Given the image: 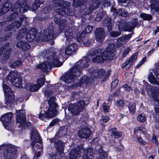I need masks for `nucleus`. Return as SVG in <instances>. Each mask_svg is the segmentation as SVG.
<instances>
[{
	"label": "nucleus",
	"mask_w": 159,
	"mask_h": 159,
	"mask_svg": "<svg viewBox=\"0 0 159 159\" xmlns=\"http://www.w3.org/2000/svg\"><path fill=\"white\" fill-rule=\"evenodd\" d=\"M148 79L149 81L152 84H156L159 85V82L156 80L152 74L150 73L149 74L148 76Z\"/></svg>",
	"instance_id": "31"
},
{
	"label": "nucleus",
	"mask_w": 159,
	"mask_h": 159,
	"mask_svg": "<svg viewBox=\"0 0 159 159\" xmlns=\"http://www.w3.org/2000/svg\"><path fill=\"white\" fill-rule=\"evenodd\" d=\"M51 64L48 62H43L42 64L37 66V68H40L43 71H47L51 67Z\"/></svg>",
	"instance_id": "25"
},
{
	"label": "nucleus",
	"mask_w": 159,
	"mask_h": 159,
	"mask_svg": "<svg viewBox=\"0 0 159 159\" xmlns=\"http://www.w3.org/2000/svg\"><path fill=\"white\" fill-rule=\"evenodd\" d=\"M99 5L100 4L98 1H95V2H93L92 4L90 6L89 10V11H88L87 13H89L93 10L97 8L98 7Z\"/></svg>",
	"instance_id": "32"
},
{
	"label": "nucleus",
	"mask_w": 159,
	"mask_h": 159,
	"mask_svg": "<svg viewBox=\"0 0 159 159\" xmlns=\"http://www.w3.org/2000/svg\"><path fill=\"white\" fill-rule=\"evenodd\" d=\"M8 82L18 88L22 87V79L16 71L10 72L8 76L3 80L2 87L7 103H11L14 100V96L11 89L7 85Z\"/></svg>",
	"instance_id": "2"
},
{
	"label": "nucleus",
	"mask_w": 159,
	"mask_h": 159,
	"mask_svg": "<svg viewBox=\"0 0 159 159\" xmlns=\"http://www.w3.org/2000/svg\"><path fill=\"white\" fill-rule=\"evenodd\" d=\"M93 29V27L90 25H88L85 28V31L86 33H89L91 32Z\"/></svg>",
	"instance_id": "50"
},
{
	"label": "nucleus",
	"mask_w": 159,
	"mask_h": 159,
	"mask_svg": "<svg viewBox=\"0 0 159 159\" xmlns=\"http://www.w3.org/2000/svg\"><path fill=\"white\" fill-rule=\"evenodd\" d=\"M64 50L61 49L53 54L52 55V64L56 67H59L63 64L62 61L64 60Z\"/></svg>",
	"instance_id": "9"
},
{
	"label": "nucleus",
	"mask_w": 159,
	"mask_h": 159,
	"mask_svg": "<svg viewBox=\"0 0 159 159\" xmlns=\"http://www.w3.org/2000/svg\"><path fill=\"white\" fill-rule=\"evenodd\" d=\"M91 77H88L86 76L83 77L79 82V84L80 85H83L84 84H88L92 83L94 82V80L92 78L93 77L95 79H101L104 76L105 71L103 69H97L96 70H90L89 71Z\"/></svg>",
	"instance_id": "6"
},
{
	"label": "nucleus",
	"mask_w": 159,
	"mask_h": 159,
	"mask_svg": "<svg viewBox=\"0 0 159 159\" xmlns=\"http://www.w3.org/2000/svg\"><path fill=\"white\" fill-rule=\"evenodd\" d=\"M20 4L19 2H17L15 4V5L13 6V7H12L13 10L14 11V10L15 11L16 9H17V8H20Z\"/></svg>",
	"instance_id": "59"
},
{
	"label": "nucleus",
	"mask_w": 159,
	"mask_h": 159,
	"mask_svg": "<svg viewBox=\"0 0 159 159\" xmlns=\"http://www.w3.org/2000/svg\"><path fill=\"white\" fill-rule=\"evenodd\" d=\"M24 18H25L23 17H20V21H19L18 22H15L14 23L13 25V24H11L10 26L12 27V26L13 25V26L16 28H18L20 27L21 24V22L24 20Z\"/></svg>",
	"instance_id": "37"
},
{
	"label": "nucleus",
	"mask_w": 159,
	"mask_h": 159,
	"mask_svg": "<svg viewBox=\"0 0 159 159\" xmlns=\"http://www.w3.org/2000/svg\"><path fill=\"white\" fill-rule=\"evenodd\" d=\"M25 31V29H22L19 32V34L18 36L20 38H22L25 35V34L24 33V31Z\"/></svg>",
	"instance_id": "58"
},
{
	"label": "nucleus",
	"mask_w": 159,
	"mask_h": 159,
	"mask_svg": "<svg viewBox=\"0 0 159 159\" xmlns=\"http://www.w3.org/2000/svg\"><path fill=\"white\" fill-rule=\"evenodd\" d=\"M128 107L130 113L131 114H134L136 110L135 104L133 103H130L128 105Z\"/></svg>",
	"instance_id": "33"
},
{
	"label": "nucleus",
	"mask_w": 159,
	"mask_h": 159,
	"mask_svg": "<svg viewBox=\"0 0 159 159\" xmlns=\"http://www.w3.org/2000/svg\"><path fill=\"white\" fill-rule=\"evenodd\" d=\"M25 112L24 110H19L16 111V122L19 124V127L22 129L29 126L30 123H26L25 122Z\"/></svg>",
	"instance_id": "10"
},
{
	"label": "nucleus",
	"mask_w": 159,
	"mask_h": 159,
	"mask_svg": "<svg viewBox=\"0 0 159 159\" xmlns=\"http://www.w3.org/2000/svg\"><path fill=\"white\" fill-rule=\"evenodd\" d=\"M131 50V48L130 47H127L125 49L123 52L122 55L123 57H125L127 54H128L129 52Z\"/></svg>",
	"instance_id": "45"
},
{
	"label": "nucleus",
	"mask_w": 159,
	"mask_h": 159,
	"mask_svg": "<svg viewBox=\"0 0 159 159\" xmlns=\"http://www.w3.org/2000/svg\"><path fill=\"white\" fill-rule=\"evenodd\" d=\"M85 34L84 32H82L80 34L78 35L77 38V40L79 42H80L85 38Z\"/></svg>",
	"instance_id": "42"
},
{
	"label": "nucleus",
	"mask_w": 159,
	"mask_h": 159,
	"mask_svg": "<svg viewBox=\"0 0 159 159\" xmlns=\"http://www.w3.org/2000/svg\"><path fill=\"white\" fill-rule=\"evenodd\" d=\"M96 148L97 153L100 155L102 158L106 159L108 158L107 153L102 151V148L101 145H97Z\"/></svg>",
	"instance_id": "23"
},
{
	"label": "nucleus",
	"mask_w": 159,
	"mask_h": 159,
	"mask_svg": "<svg viewBox=\"0 0 159 159\" xmlns=\"http://www.w3.org/2000/svg\"><path fill=\"white\" fill-rule=\"evenodd\" d=\"M55 146L57 150L60 155L63 153L65 146V143L64 142L60 140H58L55 143Z\"/></svg>",
	"instance_id": "21"
},
{
	"label": "nucleus",
	"mask_w": 159,
	"mask_h": 159,
	"mask_svg": "<svg viewBox=\"0 0 159 159\" xmlns=\"http://www.w3.org/2000/svg\"><path fill=\"white\" fill-rule=\"evenodd\" d=\"M132 64H133L129 59L122 64V67L125 68L126 69H127L130 67Z\"/></svg>",
	"instance_id": "38"
},
{
	"label": "nucleus",
	"mask_w": 159,
	"mask_h": 159,
	"mask_svg": "<svg viewBox=\"0 0 159 159\" xmlns=\"http://www.w3.org/2000/svg\"><path fill=\"white\" fill-rule=\"evenodd\" d=\"M86 106L84 101L81 100L77 103L70 104L69 109L72 115H75L79 114Z\"/></svg>",
	"instance_id": "11"
},
{
	"label": "nucleus",
	"mask_w": 159,
	"mask_h": 159,
	"mask_svg": "<svg viewBox=\"0 0 159 159\" xmlns=\"http://www.w3.org/2000/svg\"><path fill=\"white\" fill-rule=\"evenodd\" d=\"M59 153H58L57 155H55V154H52L49 157V159H58L60 157Z\"/></svg>",
	"instance_id": "49"
},
{
	"label": "nucleus",
	"mask_w": 159,
	"mask_h": 159,
	"mask_svg": "<svg viewBox=\"0 0 159 159\" xmlns=\"http://www.w3.org/2000/svg\"><path fill=\"white\" fill-rule=\"evenodd\" d=\"M12 116V113L9 112L4 115L0 118V120L2 122L5 128L8 130H9V128L11 126L10 122Z\"/></svg>",
	"instance_id": "14"
},
{
	"label": "nucleus",
	"mask_w": 159,
	"mask_h": 159,
	"mask_svg": "<svg viewBox=\"0 0 159 159\" xmlns=\"http://www.w3.org/2000/svg\"><path fill=\"white\" fill-rule=\"evenodd\" d=\"M151 91L153 99L159 102V89L156 87H153Z\"/></svg>",
	"instance_id": "22"
},
{
	"label": "nucleus",
	"mask_w": 159,
	"mask_h": 159,
	"mask_svg": "<svg viewBox=\"0 0 159 159\" xmlns=\"http://www.w3.org/2000/svg\"><path fill=\"white\" fill-rule=\"evenodd\" d=\"M17 150L13 145L3 144L0 145V159H15Z\"/></svg>",
	"instance_id": "4"
},
{
	"label": "nucleus",
	"mask_w": 159,
	"mask_h": 159,
	"mask_svg": "<svg viewBox=\"0 0 159 159\" xmlns=\"http://www.w3.org/2000/svg\"><path fill=\"white\" fill-rule=\"evenodd\" d=\"M45 80V78H40L37 80L36 84H32L31 83L27 84L25 86V89L27 90L35 91L44 85Z\"/></svg>",
	"instance_id": "12"
},
{
	"label": "nucleus",
	"mask_w": 159,
	"mask_h": 159,
	"mask_svg": "<svg viewBox=\"0 0 159 159\" xmlns=\"http://www.w3.org/2000/svg\"><path fill=\"white\" fill-rule=\"evenodd\" d=\"M16 46L24 50L30 48V45L24 41H21L18 42Z\"/></svg>",
	"instance_id": "24"
},
{
	"label": "nucleus",
	"mask_w": 159,
	"mask_h": 159,
	"mask_svg": "<svg viewBox=\"0 0 159 159\" xmlns=\"http://www.w3.org/2000/svg\"><path fill=\"white\" fill-rule=\"evenodd\" d=\"M140 16L144 20H150L152 18V15L145 13L141 14Z\"/></svg>",
	"instance_id": "35"
},
{
	"label": "nucleus",
	"mask_w": 159,
	"mask_h": 159,
	"mask_svg": "<svg viewBox=\"0 0 159 159\" xmlns=\"http://www.w3.org/2000/svg\"><path fill=\"white\" fill-rule=\"evenodd\" d=\"M155 126L159 130V118L157 117L155 118Z\"/></svg>",
	"instance_id": "55"
},
{
	"label": "nucleus",
	"mask_w": 159,
	"mask_h": 159,
	"mask_svg": "<svg viewBox=\"0 0 159 159\" xmlns=\"http://www.w3.org/2000/svg\"><path fill=\"white\" fill-rule=\"evenodd\" d=\"M11 52V49H9L1 57V62L2 64L5 63L7 60L9 58Z\"/></svg>",
	"instance_id": "28"
},
{
	"label": "nucleus",
	"mask_w": 159,
	"mask_h": 159,
	"mask_svg": "<svg viewBox=\"0 0 159 159\" xmlns=\"http://www.w3.org/2000/svg\"><path fill=\"white\" fill-rule=\"evenodd\" d=\"M118 80H115L111 83V87L112 88H114L117 84Z\"/></svg>",
	"instance_id": "57"
},
{
	"label": "nucleus",
	"mask_w": 159,
	"mask_h": 159,
	"mask_svg": "<svg viewBox=\"0 0 159 159\" xmlns=\"http://www.w3.org/2000/svg\"><path fill=\"white\" fill-rule=\"evenodd\" d=\"M124 104V101L121 100H117L115 103V105L117 106L118 108H120L121 107L123 106Z\"/></svg>",
	"instance_id": "43"
},
{
	"label": "nucleus",
	"mask_w": 159,
	"mask_h": 159,
	"mask_svg": "<svg viewBox=\"0 0 159 159\" xmlns=\"http://www.w3.org/2000/svg\"><path fill=\"white\" fill-rule=\"evenodd\" d=\"M105 35V32L102 29L98 28L95 31L96 40L98 42H102L104 38Z\"/></svg>",
	"instance_id": "18"
},
{
	"label": "nucleus",
	"mask_w": 159,
	"mask_h": 159,
	"mask_svg": "<svg viewBox=\"0 0 159 159\" xmlns=\"http://www.w3.org/2000/svg\"><path fill=\"white\" fill-rule=\"evenodd\" d=\"M131 36V34H129L119 38L117 40L118 42L117 45H115V44L114 43L110 44L108 45L109 48H110L111 50L114 52V49L116 48L117 47L120 46L123 44L126 43L129 39Z\"/></svg>",
	"instance_id": "13"
},
{
	"label": "nucleus",
	"mask_w": 159,
	"mask_h": 159,
	"mask_svg": "<svg viewBox=\"0 0 159 159\" xmlns=\"http://www.w3.org/2000/svg\"><path fill=\"white\" fill-rule=\"evenodd\" d=\"M146 59L145 58H143L135 66V67L137 68L140 67L145 61Z\"/></svg>",
	"instance_id": "52"
},
{
	"label": "nucleus",
	"mask_w": 159,
	"mask_h": 159,
	"mask_svg": "<svg viewBox=\"0 0 159 159\" xmlns=\"http://www.w3.org/2000/svg\"><path fill=\"white\" fill-rule=\"evenodd\" d=\"M120 34L119 32L113 31L110 33V36L113 37H116L119 36Z\"/></svg>",
	"instance_id": "47"
},
{
	"label": "nucleus",
	"mask_w": 159,
	"mask_h": 159,
	"mask_svg": "<svg viewBox=\"0 0 159 159\" xmlns=\"http://www.w3.org/2000/svg\"><path fill=\"white\" fill-rule=\"evenodd\" d=\"M134 20H135V22H134V23H133V24L132 27H131V28L129 30H126V31H130L131 30H132L134 29V27H135L136 25L137 24L136 19H134Z\"/></svg>",
	"instance_id": "61"
},
{
	"label": "nucleus",
	"mask_w": 159,
	"mask_h": 159,
	"mask_svg": "<svg viewBox=\"0 0 159 159\" xmlns=\"http://www.w3.org/2000/svg\"><path fill=\"white\" fill-rule=\"evenodd\" d=\"M109 120L108 117L105 116H103L101 117V121L105 123L107 122Z\"/></svg>",
	"instance_id": "54"
},
{
	"label": "nucleus",
	"mask_w": 159,
	"mask_h": 159,
	"mask_svg": "<svg viewBox=\"0 0 159 159\" xmlns=\"http://www.w3.org/2000/svg\"><path fill=\"white\" fill-rule=\"evenodd\" d=\"M54 32L52 30L47 29L44 31L40 38L43 41H47L54 37Z\"/></svg>",
	"instance_id": "16"
},
{
	"label": "nucleus",
	"mask_w": 159,
	"mask_h": 159,
	"mask_svg": "<svg viewBox=\"0 0 159 159\" xmlns=\"http://www.w3.org/2000/svg\"><path fill=\"white\" fill-rule=\"evenodd\" d=\"M154 74L157 78L159 80V68L154 72Z\"/></svg>",
	"instance_id": "60"
},
{
	"label": "nucleus",
	"mask_w": 159,
	"mask_h": 159,
	"mask_svg": "<svg viewBox=\"0 0 159 159\" xmlns=\"http://www.w3.org/2000/svg\"><path fill=\"white\" fill-rule=\"evenodd\" d=\"M110 3L109 2L105 0L104 1L103 5L102 6V8H103L104 7H107L110 6Z\"/></svg>",
	"instance_id": "56"
},
{
	"label": "nucleus",
	"mask_w": 159,
	"mask_h": 159,
	"mask_svg": "<svg viewBox=\"0 0 159 159\" xmlns=\"http://www.w3.org/2000/svg\"><path fill=\"white\" fill-rule=\"evenodd\" d=\"M152 139L153 142H154L155 143H157V140L156 139V136L154 134L153 135L152 137Z\"/></svg>",
	"instance_id": "64"
},
{
	"label": "nucleus",
	"mask_w": 159,
	"mask_h": 159,
	"mask_svg": "<svg viewBox=\"0 0 159 159\" xmlns=\"http://www.w3.org/2000/svg\"><path fill=\"white\" fill-rule=\"evenodd\" d=\"M92 132L87 128H83L80 130L78 133L79 137L82 138H87L90 135Z\"/></svg>",
	"instance_id": "17"
},
{
	"label": "nucleus",
	"mask_w": 159,
	"mask_h": 159,
	"mask_svg": "<svg viewBox=\"0 0 159 159\" xmlns=\"http://www.w3.org/2000/svg\"><path fill=\"white\" fill-rule=\"evenodd\" d=\"M146 119L145 115L143 114L139 115L137 117V120L140 122H144Z\"/></svg>",
	"instance_id": "36"
},
{
	"label": "nucleus",
	"mask_w": 159,
	"mask_h": 159,
	"mask_svg": "<svg viewBox=\"0 0 159 159\" xmlns=\"http://www.w3.org/2000/svg\"><path fill=\"white\" fill-rule=\"evenodd\" d=\"M11 7V5L8 3H6L3 7L0 10V16H2L8 12Z\"/></svg>",
	"instance_id": "27"
},
{
	"label": "nucleus",
	"mask_w": 159,
	"mask_h": 159,
	"mask_svg": "<svg viewBox=\"0 0 159 159\" xmlns=\"http://www.w3.org/2000/svg\"><path fill=\"white\" fill-rule=\"evenodd\" d=\"M29 8V6L26 5L25 3H23L19 10L21 13H24Z\"/></svg>",
	"instance_id": "39"
},
{
	"label": "nucleus",
	"mask_w": 159,
	"mask_h": 159,
	"mask_svg": "<svg viewBox=\"0 0 159 159\" xmlns=\"http://www.w3.org/2000/svg\"><path fill=\"white\" fill-rule=\"evenodd\" d=\"M84 0H73V6L75 7L81 5L83 4L82 2Z\"/></svg>",
	"instance_id": "41"
},
{
	"label": "nucleus",
	"mask_w": 159,
	"mask_h": 159,
	"mask_svg": "<svg viewBox=\"0 0 159 159\" xmlns=\"http://www.w3.org/2000/svg\"><path fill=\"white\" fill-rule=\"evenodd\" d=\"M83 150L82 146L80 147H77L75 148H74L71 151L69 156V159H79L80 157V153Z\"/></svg>",
	"instance_id": "15"
},
{
	"label": "nucleus",
	"mask_w": 159,
	"mask_h": 159,
	"mask_svg": "<svg viewBox=\"0 0 159 159\" xmlns=\"http://www.w3.org/2000/svg\"><path fill=\"white\" fill-rule=\"evenodd\" d=\"M151 2L150 7L151 10L157 11H159V6L158 5V3L159 2V0H151Z\"/></svg>",
	"instance_id": "26"
},
{
	"label": "nucleus",
	"mask_w": 159,
	"mask_h": 159,
	"mask_svg": "<svg viewBox=\"0 0 159 159\" xmlns=\"http://www.w3.org/2000/svg\"><path fill=\"white\" fill-rule=\"evenodd\" d=\"M55 98L51 97L49 99L48 103L49 105V108L46 112L44 111H42L39 115V117L42 120H44L45 118L51 117L54 116L57 112V104L55 102Z\"/></svg>",
	"instance_id": "7"
},
{
	"label": "nucleus",
	"mask_w": 159,
	"mask_h": 159,
	"mask_svg": "<svg viewBox=\"0 0 159 159\" xmlns=\"http://www.w3.org/2000/svg\"><path fill=\"white\" fill-rule=\"evenodd\" d=\"M55 21L58 24L60 25V29L61 31L63 32L64 29H67L66 31L65 32V37L66 38V43L68 44V45L66 48L65 53L67 55H71L77 49L78 47L77 45L74 43L69 44L71 40L73 39V34L72 32V30L69 28L66 25V21L64 20H61L60 19Z\"/></svg>",
	"instance_id": "3"
},
{
	"label": "nucleus",
	"mask_w": 159,
	"mask_h": 159,
	"mask_svg": "<svg viewBox=\"0 0 159 159\" xmlns=\"http://www.w3.org/2000/svg\"><path fill=\"white\" fill-rule=\"evenodd\" d=\"M137 59V56L136 55L134 54L131 56L130 58L129 59L131 62L133 64V62L135 61Z\"/></svg>",
	"instance_id": "53"
},
{
	"label": "nucleus",
	"mask_w": 159,
	"mask_h": 159,
	"mask_svg": "<svg viewBox=\"0 0 159 159\" xmlns=\"http://www.w3.org/2000/svg\"><path fill=\"white\" fill-rule=\"evenodd\" d=\"M93 150V149L91 148L84 150L81 159H92Z\"/></svg>",
	"instance_id": "19"
},
{
	"label": "nucleus",
	"mask_w": 159,
	"mask_h": 159,
	"mask_svg": "<svg viewBox=\"0 0 159 159\" xmlns=\"http://www.w3.org/2000/svg\"><path fill=\"white\" fill-rule=\"evenodd\" d=\"M136 136V137L137 138V139L140 142L141 144H145L147 143V142L145 140H143L142 138L141 137L139 136L138 134H134Z\"/></svg>",
	"instance_id": "44"
},
{
	"label": "nucleus",
	"mask_w": 159,
	"mask_h": 159,
	"mask_svg": "<svg viewBox=\"0 0 159 159\" xmlns=\"http://www.w3.org/2000/svg\"><path fill=\"white\" fill-rule=\"evenodd\" d=\"M43 3V0H35L31 7L33 10H35L38 8L41 4Z\"/></svg>",
	"instance_id": "30"
},
{
	"label": "nucleus",
	"mask_w": 159,
	"mask_h": 159,
	"mask_svg": "<svg viewBox=\"0 0 159 159\" xmlns=\"http://www.w3.org/2000/svg\"><path fill=\"white\" fill-rule=\"evenodd\" d=\"M42 92L45 96L47 97H48L51 96L52 94V92L48 90H46L43 89V90Z\"/></svg>",
	"instance_id": "48"
},
{
	"label": "nucleus",
	"mask_w": 159,
	"mask_h": 159,
	"mask_svg": "<svg viewBox=\"0 0 159 159\" xmlns=\"http://www.w3.org/2000/svg\"><path fill=\"white\" fill-rule=\"evenodd\" d=\"M54 1L56 3V6H58L59 7L56 9V12L62 16L69 15V7L70 3L69 2H64L61 0H54Z\"/></svg>",
	"instance_id": "8"
},
{
	"label": "nucleus",
	"mask_w": 159,
	"mask_h": 159,
	"mask_svg": "<svg viewBox=\"0 0 159 159\" xmlns=\"http://www.w3.org/2000/svg\"><path fill=\"white\" fill-rule=\"evenodd\" d=\"M155 111L156 113H159V105L154 107Z\"/></svg>",
	"instance_id": "63"
},
{
	"label": "nucleus",
	"mask_w": 159,
	"mask_h": 159,
	"mask_svg": "<svg viewBox=\"0 0 159 159\" xmlns=\"http://www.w3.org/2000/svg\"><path fill=\"white\" fill-rule=\"evenodd\" d=\"M22 64V62L21 60H19L14 62L10 65V67L12 68H15L16 67Z\"/></svg>",
	"instance_id": "40"
},
{
	"label": "nucleus",
	"mask_w": 159,
	"mask_h": 159,
	"mask_svg": "<svg viewBox=\"0 0 159 159\" xmlns=\"http://www.w3.org/2000/svg\"><path fill=\"white\" fill-rule=\"evenodd\" d=\"M17 15V13H13V14H11L10 16V20H12L14 18H16V16Z\"/></svg>",
	"instance_id": "62"
},
{
	"label": "nucleus",
	"mask_w": 159,
	"mask_h": 159,
	"mask_svg": "<svg viewBox=\"0 0 159 159\" xmlns=\"http://www.w3.org/2000/svg\"><path fill=\"white\" fill-rule=\"evenodd\" d=\"M122 87L124 89L127 91H130L132 90L131 88L128 85L125 84H124Z\"/></svg>",
	"instance_id": "51"
},
{
	"label": "nucleus",
	"mask_w": 159,
	"mask_h": 159,
	"mask_svg": "<svg viewBox=\"0 0 159 159\" xmlns=\"http://www.w3.org/2000/svg\"><path fill=\"white\" fill-rule=\"evenodd\" d=\"M37 33V31L35 28L32 29L27 33L26 39L28 42H31L35 39Z\"/></svg>",
	"instance_id": "20"
},
{
	"label": "nucleus",
	"mask_w": 159,
	"mask_h": 159,
	"mask_svg": "<svg viewBox=\"0 0 159 159\" xmlns=\"http://www.w3.org/2000/svg\"><path fill=\"white\" fill-rule=\"evenodd\" d=\"M102 107L103 110L105 112H108L109 110V107L105 103H104L102 104Z\"/></svg>",
	"instance_id": "46"
},
{
	"label": "nucleus",
	"mask_w": 159,
	"mask_h": 159,
	"mask_svg": "<svg viewBox=\"0 0 159 159\" xmlns=\"http://www.w3.org/2000/svg\"><path fill=\"white\" fill-rule=\"evenodd\" d=\"M32 141L31 145L33 148V151H34V159H38L36 157L40 156L42 152V145L41 142V139L38 132L36 130L33 132L31 136Z\"/></svg>",
	"instance_id": "5"
},
{
	"label": "nucleus",
	"mask_w": 159,
	"mask_h": 159,
	"mask_svg": "<svg viewBox=\"0 0 159 159\" xmlns=\"http://www.w3.org/2000/svg\"><path fill=\"white\" fill-rule=\"evenodd\" d=\"M134 132V134H139L141 132H142L144 134H146L147 131L144 128L137 127L135 128Z\"/></svg>",
	"instance_id": "29"
},
{
	"label": "nucleus",
	"mask_w": 159,
	"mask_h": 159,
	"mask_svg": "<svg viewBox=\"0 0 159 159\" xmlns=\"http://www.w3.org/2000/svg\"><path fill=\"white\" fill-rule=\"evenodd\" d=\"M114 54L109 46L106 51L102 53L100 50H97L92 52L82 60L77 62L74 66L69 70L62 76L63 81L66 84L71 83L76 78V74L78 75L83 68H86L89 65L88 62L91 60L93 62L103 63L105 60L112 59Z\"/></svg>",
	"instance_id": "1"
},
{
	"label": "nucleus",
	"mask_w": 159,
	"mask_h": 159,
	"mask_svg": "<svg viewBox=\"0 0 159 159\" xmlns=\"http://www.w3.org/2000/svg\"><path fill=\"white\" fill-rule=\"evenodd\" d=\"M111 136L115 138H118L120 137L121 135V134L120 132H118L116 131V129H113L111 130Z\"/></svg>",
	"instance_id": "34"
}]
</instances>
